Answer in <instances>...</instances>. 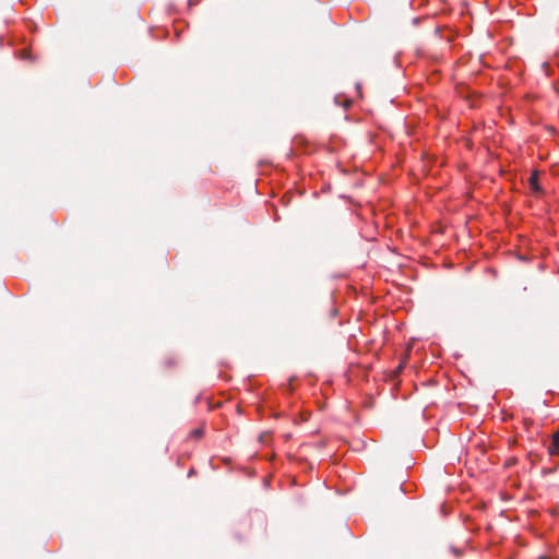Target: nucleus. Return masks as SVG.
Instances as JSON below:
<instances>
[{"label": "nucleus", "mask_w": 559, "mask_h": 559, "mask_svg": "<svg viewBox=\"0 0 559 559\" xmlns=\"http://www.w3.org/2000/svg\"><path fill=\"white\" fill-rule=\"evenodd\" d=\"M528 185L533 192L538 193L542 191V188L539 186V174L537 170H534L530 178H528Z\"/></svg>", "instance_id": "f257e3e1"}, {"label": "nucleus", "mask_w": 559, "mask_h": 559, "mask_svg": "<svg viewBox=\"0 0 559 559\" xmlns=\"http://www.w3.org/2000/svg\"><path fill=\"white\" fill-rule=\"evenodd\" d=\"M548 453L554 456L559 454V431L555 432L548 445Z\"/></svg>", "instance_id": "f03ea898"}, {"label": "nucleus", "mask_w": 559, "mask_h": 559, "mask_svg": "<svg viewBox=\"0 0 559 559\" xmlns=\"http://www.w3.org/2000/svg\"><path fill=\"white\" fill-rule=\"evenodd\" d=\"M193 433L199 436V435H201V431L200 430H195V431H193Z\"/></svg>", "instance_id": "7ed1b4c3"}]
</instances>
